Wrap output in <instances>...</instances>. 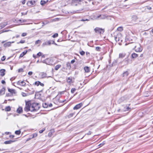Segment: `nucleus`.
<instances>
[{
	"label": "nucleus",
	"mask_w": 153,
	"mask_h": 153,
	"mask_svg": "<svg viewBox=\"0 0 153 153\" xmlns=\"http://www.w3.org/2000/svg\"><path fill=\"white\" fill-rule=\"evenodd\" d=\"M41 76L42 78H44L47 77L46 74L45 73H42Z\"/></svg>",
	"instance_id": "nucleus-28"
},
{
	"label": "nucleus",
	"mask_w": 153,
	"mask_h": 153,
	"mask_svg": "<svg viewBox=\"0 0 153 153\" xmlns=\"http://www.w3.org/2000/svg\"><path fill=\"white\" fill-rule=\"evenodd\" d=\"M138 18L136 16H132V20L135 21Z\"/></svg>",
	"instance_id": "nucleus-22"
},
{
	"label": "nucleus",
	"mask_w": 153,
	"mask_h": 153,
	"mask_svg": "<svg viewBox=\"0 0 153 153\" xmlns=\"http://www.w3.org/2000/svg\"><path fill=\"white\" fill-rule=\"evenodd\" d=\"M10 110H11V108H10V106H8L7 107H6L5 108V110L6 111H9Z\"/></svg>",
	"instance_id": "nucleus-27"
},
{
	"label": "nucleus",
	"mask_w": 153,
	"mask_h": 153,
	"mask_svg": "<svg viewBox=\"0 0 153 153\" xmlns=\"http://www.w3.org/2000/svg\"><path fill=\"white\" fill-rule=\"evenodd\" d=\"M33 137H32V138H34V137H36L37 136V134L36 133H34V134H33Z\"/></svg>",
	"instance_id": "nucleus-41"
},
{
	"label": "nucleus",
	"mask_w": 153,
	"mask_h": 153,
	"mask_svg": "<svg viewBox=\"0 0 153 153\" xmlns=\"http://www.w3.org/2000/svg\"><path fill=\"white\" fill-rule=\"evenodd\" d=\"M19 37V35H17L16 36V38H18Z\"/></svg>",
	"instance_id": "nucleus-64"
},
{
	"label": "nucleus",
	"mask_w": 153,
	"mask_h": 153,
	"mask_svg": "<svg viewBox=\"0 0 153 153\" xmlns=\"http://www.w3.org/2000/svg\"><path fill=\"white\" fill-rule=\"evenodd\" d=\"M48 105L46 103H45L43 104V106L44 108H47L48 106Z\"/></svg>",
	"instance_id": "nucleus-31"
},
{
	"label": "nucleus",
	"mask_w": 153,
	"mask_h": 153,
	"mask_svg": "<svg viewBox=\"0 0 153 153\" xmlns=\"http://www.w3.org/2000/svg\"><path fill=\"white\" fill-rule=\"evenodd\" d=\"M5 89L4 88H2L0 90V94H3L5 93Z\"/></svg>",
	"instance_id": "nucleus-20"
},
{
	"label": "nucleus",
	"mask_w": 153,
	"mask_h": 153,
	"mask_svg": "<svg viewBox=\"0 0 153 153\" xmlns=\"http://www.w3.org/2000/svg\"><path fill=\"white\" fill-rule=\"evenodd\" d=\"M40 82L39 81H38L36 82H35V83H34V84H35L36 85L38 86L39 85V84H40Z\"/></svg>",
	"instance_id": "nucleus-34"
},
{
	"label": "nucleus",
	"mask_w": 153,
	"mask_h": 153,
	"mask_svg": "<svg viewBox=\"0 0 153 153\" xmlns=\"http://www.w3.org/2000/svg\"><path fill=\"white\" fill-rule=\"evenodd\" d=\"M76 91V89L75 88H72L71 91V92L72 93H74Z\"/></svg>",
	"instance_id": "nucleus-33"
},
{
	"label": "nucleus",
	"mask_w": 153,
	"mask_h": 153,
	"mask_svg": "<svg viewBox=\"0 0 153 153\" xmlns=\"http://www.w3.org/2000/svg\"><path fill=\"white\" fill-rule=\"evenodd\" d=\"M17 83L18 85H20L23 86H25L26 85V83L23 81H18L17 82Z\"/></svg>",
	"instance_id": "nucleus-10"
},
{
	"label": "nucleus",
	"mask_w": 153,
	"mask_h": 153,
	"mask_svg": "<svg viewBox=\"0 0 153 153\" xmlns=\"http://www.w3.org/2000/svg\"><path fill=\"white\" fill-rule=\"evenodd\" d=\"M15 100V99H8V101H11L12 100Z\"/></svg>",
	"instance_id": "nucleus-61"
},
{
	"label": "nucleus",
	"mask_w": 153,
	"mask_h": 153,
	"mask_svg": "<svg viewBox=\"0 0 153 153\" xmlns=\"http://www.w3.org/2000/svg\"><path fill=\"white\" fill-rule=\"evenodd\" d=\"M82 0H73L72 1V4L73 5H75V3H77L79 1H80Z\"/></svg>",
	"instance_id": "nucleus-21"
},
{
	"label": "nucleus",
	"mask_w": 153,
	"mask_h": 153,
	"mask_svg": "<svg viewBox=\"0 0 153 153\" xmlns=\"http://www.w3.org/2000/svg\"><path fill=\"white\" fill-rule=\"evenodd\" d=\"M7 30H2V32H1L0 33H3V32H7Z\"/></svg>",
	"instance_id": "nucleus-59"
},
{
	"label": "nucleus",
	"mask_w": 153,
	"mask_h": 153,
	"mask_svg": "<svg viewBox=\"0 0 153 153\" xmlns=\"http://www.w3.org/2000/svg\"><path fill=\"white\" fill-rule=\"evenodd\" d=\"M61 65H56L55 67V69L56 70H57L60 67Z\"/></svg>",
	"instance_id": "nucleus-26"
},
{
	"label": "nucleus",
	"mask_w": 153,
	"mask_h": 153,
	"mask_svg": "<svg viewBox=\"0 0 153 153\" xmlns=\"http://www.w3.org/2000/svg\"><path fill=\"white\" fill-rule=\"evenodd\" d=\"M67 82L69 83H71V79L70 77H68L67 79Z\"/></svg>",
	"instance_id": "nucleus-30"
},
{
	"label": "nucleus",
	"mask_w": 153,
	"mask_h": 153,
	"mask_svg": "<svg viewBox=\"0 0 153 153\" xmlns=\"http://www.w3.org/2000/svg\"><path fill=\"white\" fill-rule=\"evenodd\" d=\"M21 132L20 130H17L15 131V134L17 135H19L20 134Z\"/></svg>",
	"instance_id": "nucleus-29"
},
{
	"label": "nucleus",
	"mask_w": 153,
	"mask_h": 153,
	"mask_svg": "<svg viewBox=\"0 0 153 153\" xmlns=\"http://www.w3.org/2000/svg\"><path fill=\"white\" fill-rule=\"evenodd\" d=\"M96 50L98 51H100V50L101 49V48L100 47H96L95 48Z\"/></svg>",
	"instance_id": "nucleus-36"
},
{
	"label": "nucleus",
	"mask_w": 153,
	"mask_h": 153,
	"mask_svg": "<svg viewBox=\"0 0 153 153\" xmlns=\"http://www.w3.org/2000/svg\"><path fill=\"white\" fill-rule=\"evenodd\" d=\"M84 70L85 72L86 73H88L90 71V69L89 67L87 66H85L84 67Z\"/></svg>",
	"instance_id": "nucleus-14"
},
{
	"label": "nucleus",
	"mask_w": 153,
	"mask_h": 153,
	"mask_svg": "<svg viewBox=\"0 0 153 153\" xmlns=\"http://www.w3.org/2000/svg\"><path fill=\"white\" fill-rule=\"evenodd\" d=\"M58 36V34L57 33H56L53 35L52 37L54 38L56 37H57Z\"/></svg>",
	"instance_id": "nucleus-37"
},
{
	"label": "nucleus",
	"mask_w": 153,
	"mask_h": 153,
	"mask_svg": "<svg viewBox=\"0 0 153 153\" xmlns=\"http://www.w3.org/2000/svg\"><path fill=\"white\" fill-rule=\"evenodd\" d=\"M122 35L120 33H118L117 34V35L115 37L114 39L115 40L116 42H118L120 40L121 41V42L122 41Z\"/></svg>",
	"instance_id": "nucleus-3"
},
{
	"label": "nucleus",
	"mask_w": 153,
	"mask_h": 153,
	"mask_svg": "<svg viewBox=\"0 0 153 153\" xmlns=\"http://www.w3.org/2000/svg\"><path fill=\"white\" fill-rule=\"evenodd\" d=\"M25 41L24 40H21L19 42H18L17 43L18 44H19V43H24L25 42Z\"/></svg>",
	"instance_id": "nucleus-35"
},
{
	"label": "nucleus",
	"mask_w": 153,
	"mask_h": 153,
	"mask_svg": "<svg viewBox=\"0 0 153 153\" xmlns=\"http://www.w3.org/2000/svg\"><path fill=\"white\" fill-rule=\"evenodd\" d=\"M40 107L39 104L38 103H30L29 102H27L26 103L25 107L24 110L26 111H37Z\"/></svg>",
	"instance_id": "nucleus-1"
},
{
	"label": "nucleus",
	"mask_w": 153,
	"mask_h": 153,
	"mask_svg": "<svg viewBox=\"0 0 153 153\" xmlns=\"http://www.w3.org/2000/svg\"><path fill=\"white\" fill-rule=\"evenodd\" d=\"M41 42V40H38L37 41H36L35 42V44L37 45L39 43H40Z\"/></svg>",
	"instance_id": "nucleus-39"
},
{
	"label": "nucleus",
	"mask_w": 153,
	"mask_h": 153,
	"mask_svg": "<svg viewBox=\"0 0 153 153\" xmlns=\"http://www.w3.org/2000/svg\"><path fill=\"white\" fill-rule=\"evenodd\" d=\"M126 62L127 64H128V62L129 61V59H125Z\"/></svg>",
	"instance_id": "nucleus-47"
},
{
	"label": "nucleus",
	"mask_w": 153,
	"mask_h": 153,
	"mask_svg": "<svg viewBox=\"0 0 153 153\" xmlns=\"http://www.w3.org/2000/svg\"><path fill=\"white\" fill-rule=\"evenodd\" d=\"M14 142H15L14 140L13 141V140H10L9 141H5L4 142V143L5 144H10Z\"/></svg>",
	"instance_id": "nucleus-15"
},
{
	"label": "nucleus",
	"mask_w": 153,
	"mask_h": 153,
	"mask_svg": "<svg viewBox=\"0 0 153 153\" xmlns=\"http://www.w3.org/2000/svg\"><path fill=\"white\" fill-rule=\"evenodd\" d=\"M135 48L136 51L137 52H140L142 50V48L140 47V45H139L138 46H135Z\"/></svg>",
	"instance_id": "nucleus-6"
},
{
	"label": "nucleus",
	"mask_w": 153,
	"mask_h": 153,
	"mask_svg": "<svg viewBox=\"0 0 153 153\" xmlns=\"http://www.w3.org/2000/svg\"><path fill=\"white\" fill-rule=\"evenodd\" d=\"M74 6H77V7L76 8V12L78 13L80 12L83 9L82 6L78 3L77 4H75Z\"/></svg>",
	"instance_id": "nucleus-2"
},
{
	"label": "nucleus",
	"mask_w": 153,
	"mask_h": 153,
	"mask_svg": "<svg viewBox=\"0 0 153 153\" xmlns=\"http://www.w3.org/2000/svg\"><path fill=\"white\" fill-rule=\"evenodd\" d=\"M128 72L127 71H125L123 74V76H126L128 75Z\"/></svg>",
	"instance_id": "nucleus-25"
},
{
	"label": "nucleus",
	"mask_w": 153,
	"mask_h": 153,
	"mask_svg": "<svg viewBox=\"0 0 153 153\" xmlns=\"http://www.w3.org/2000/svg\"><path fill=\"white\" fill-rule=\"evenodd\" d=\"M14 42H8L6 43H5L4 45V46L5 47H8L10 46L11 45V43H14Z\"/></svg>",
	"instance_id": "nucleus-8"
},
{
	"label": "nucleus",
	"mask_w": 153,
	"mask_h": 153,
	"mask_svg": "<svg viewBox=\"0 0 153 153\" xmlns=\"http://www.w3.org/2000/svg\"><path fill=\"white\" fill-rule=\"evenodd\" d=\"M26 0H23L21 1L22 3L23 4H24L25 3Z\"/></svg>",
	"instance_id": "nucleus-50"
},
{
	"label": "nucleus",
	"mask_w": 153,
	"mask_h": 153,
	"mask_svg": "<svg viewBox=\"0 0 153 153\" xmlns=\"http://www.w3.org/2000/svg\"><path fill=\"white\" fill-rule=\"evenodd\" d=\"M35 3V1H28L27 3V4L29 6H30L34 4Z\"/></svg>",
	"instance_id": "nucleus-11"
},
{
	"label": "nucleus",
	"mask_w": 153,
	"mask_h": 153,
	"mask_svg": "<svg viewBox=\"0 0 153 153\" xmlns=\"http://www.w3.org/2000/svg\"><path fill=\"white\" fill-rule=\"evenodd\" d=\"M5 70L4 69H1L0 70V75L1 76H3L5 75Z\"/></svg>",
	"instance_id": "nucleus-13"
},
{
	"label": "nucleus",
	"mask_w": 153,
	"mask_h": 153,
	"mask_svg": "<svg viewBox=\"0 0 153 153\" xmlns=\"http://www.w3.org/2000/svg\"><path fill=\"white\" fill-rule=\"evenodd\" d=\"M80 54L82 56L84 55L85 54V52L83 51H82L80 52Z\"/></svg>",
	"instance_id": "nucleus-40"
},
{
	"label": "nucleus",
	"mask_w": 153,
	"mask_h": 153,
	"mask_svg": "<svg viewBox=\"0 0 153 153\" xmlns=\"http://www.w3.org/2000/svg\"><path fill=\"white\" fill-rule=\"evenodd\" d=\"M130 109V108H129V107H128L126 108V109H125V111H128Z\"/></svg>",
	"instance_id": "nucleus-52"
},
{
	"label": "nucleus",
	"mask_w": 153,
	"mask_h": 153,
	"mask_svg": "<svg viewBox=\"0 0 153 153\" xmlns=\"http://www.w3.org/2000/svg\"><path fill=\"white\" fill-rule=\"evenodd\" d=\"M45 130V129L44 128V129H43L42 130H40L39 132L40 133H42Z\"/></svg>",
	"instance_id": "nucleus-45"
},
{
	"label": "nucleus",
	"mask_w": 153,
	"mask_h": 153,
	"mask_svg": "<svg viewBox=\"0 0 153 153\" xmlns=\"http://www.w3.org/2000/svg\"><path fill=\"white\" fill-rule=\"evenodd\" d=\"M42 55V53L41 52H39L37 54V55L39 56H40Z\"/></svg>",
	"instance_id": "nucleus-48"
},
{
	"label": "nucleus",
	"mask_w": 153,
	"mask_h": 153,
	"mask_svg": "<svg viewBox=\"0 0 153 153\" xmlns=\"http://www.w3.org/2000/svg\"><path fill=\"white\" fill-rule=\"evenodd\" d=\"M105 144V143H100V144L98 146H102L104 144Z\"/></svg>",
	"instance_id": "nucleus-53"
},
{
	"label": "nucleus",
	"mask_w": 153,
	"mask_h": 153,
	"mask_svg": "<svg viewBox=\"0 0 153 153\" xmlns=\"http://www.w3.org/2000/svg\"><path fill=\"white\" fill-rule=\"evenodd\" d=\"M12 95L10 94H6V96L7 97L11 96Z\"/></svg>",
	"instance_id": "nucleus-49"
},
{
	"label": "nucleus",
	"mask_w": 153,
	"mask_h": 153,
	"mask_svg": "<svg viewBox=\"0 0 153 153\" xmlns=\"http://www.w3.org/2000/svg\"><path fill=\"white\" fill-rule=\"evenodd\" d=\"M39 85H40L42 86H44V84L43 83H41V82L40 84H39Z\"/></svg>",
	"instance_id": "nucleus-60"
},
{
	"label": "nucleus",
	"mask_w": 153,
	"mask_h": 153,
	"mask_svg": "<svg viewBox=\"0 0 153 153\" xmlns=\"http://www.w3.org/2000/svg\"><path fill=\"white\" fill-rule=\"evenodd\" d=\"M22 94L23 97H26L27 96V94L23 92L22 93Z\"/></svg>",
	"instance_id": "nucleus-38"
},
{
	"label": "nucleus",
	"mask_w": 153,
	"mask_h": 153,
	"mask_svg": "<svg viewBox=\"0 0 153 153\" xmlns=\"http://www.w3.org/2000/svg\"><path fill=\"white\" fill-rule=\"evenodd\" d=\"M82 105V103H80L75 105L73 108V109L74 110H77L80 108Z\"/></svg>",
	"instance_id": "nucleus-5"
},
{
	"label": "nucleus",
	"mask_w": 153,
	"mask_h": 153,
	"mask_svg": "<svg viewBox=\"0 0 153 153\" xmlns=\"http://www.w3.org/2000/svg\"><path fill=\"white\" fill-rule=\"evenodd\" d=\"M117 30H118L121 31L122 30V28L121 27H119L117 28Z\"/></svg>",
	"instance_id": "nucleus-54"
},
{
	"label": "nucleus",
	"mask_w": 153,
	"mask_h": 153,
	"mask_svg": "<svg viewBox=\"0 0 153 153\" xmlns=\"http://www.w3.org/2000/svg\"><path fill=\"white\" fill-rule=\"evenodd\" d=\"M49 107H51L52 106V104L51 103H50L49 105Z\"/></svg>",
	"instance_id": "nucleus-62"
},
{
	"label": "nucleus",
	"mask_w": 153,
	"mask_h": 153,
	"mask_svg": "<svg viewBox=\"0 0 153 153\" xmlns=\"http://www.w3.org/2000/svg\"><path fill=\"white\" fill-rule=\"evenodd\" d=\"M27 51H26L23 52L22 53H21L19 56V58H20L22 57L24 55H25L27 53Z\"/></svg>",
	"instance_id": "nucleus-16"
},
{
	"label": "nucleus",
	"mask_w": 153,
	"mask_h": 153,
	"mask_svg": "<svg viewBox=\"0 0 153 153\" xmlns=\"http://www.w3.org/2000/svg\"><path fill=\"white\" fill-rule=\"evenodd\" d=\"M95 32L97 33H100V34H103L104 32V30L99 27H96L94 29Z\"/></svg>",
	"instance_id": "nucleus-4"
},
{
	"label": "nucleus",
	"mask_w": 153,
	"mask_h": 153,
	"mask_svg": "<svg viewBox=\"0 0 153 153\" xmlns=\"http://www.w3.org/2000/svg\"><path fill=\"white\" fill-rule=\"evenodd\" d=\"M7 24V22H3L0 24V29L5 27Z\"/></svg>",
	"instance_id": "nucleus-12"
},
{
	"label": "nucleus",
	"mask_w": 153,
	"mask_h": 153,
	"mask_svg": "<svg viewBox=\"0 0 153 153\" xmlns=\"http://www.w3.org/2000/svg\"><path fill=\"white\" fill-rule=\"evenodd\" d=\"M19 21L21 22V23H22V22H26V20H22L20 19V20H19Z\"/></svg>",
	"instance_id": "nucleus-46"
},
{
	"label": "nucleus",
	"mask_w": 153,
	"mask_h": 153,
	"mask_svg": "<svg viewBox=\"0 0 153 153\" xmlns=\"http://www.w3.org/2000/svg\"><path fill=\"white\" fill-rule=\"evenodd\" d=\"M6 59V57L5 56H3L1 58V60L2 61H4Z\"/></svg>",
	"instance_id": "nucleus-42"
},
{
	"label": "nucleus",
	"mask_w": 153,
	"mask_h": 153,
	"mask_svg": "<svg viewBox=\"0 0 153 153\" xmlns=\"http://www.w3.org/2000/svg\"><path fill=\"white\" fill-rule=\"evenodd\" d=\"M74 114V113H71L69 114V115H68L67 117L68 118H70L71 117H72L73 115Z\"/></svg>",
	"instance_id": "nucleus-32"
},
{
	"label": "nucleus",
	"mask_w": 153,
	"mask_h": 153,
	"mask_svg": "<svg viewBox=\"0 0 153 153\" xmlns=\"http://www.w3.org/2000/svg\"><path fill=\"white\" fill-rule=\"evenodd\" d=\"M131 56L132 58L134 59L137 58L138 56V55L135 53H133L132 54Z\"/></svg>",
	"instance_id": "nucleus-17"
},
{
	"label": "nucleus",
	"mask_w": 153,
	"mask_h": 153,
	"mask_svg": "<svg viewBox=\"0 0 153 153\" xmlns=\"http://www.w3.org/2000/svg\"><path fill=\"white\" fill-rule=\"evenodd\" d=\"M91 132L90 131L87 134L88 135H90L91 134Z\"/></svg>",
	"instance_id": "nucleus-63"
},
{
	"label": "nucleus",
	"mask_w": 153,
	"mask_h": 153,
	"mask_svg": "<svg viewBox=\"0 0 153 153\" xmlns=\"http://www.w3.org/2000/svg\"><path fill=\"white\" fill-rule=\"evenodd\" d=\"M66 66L67 68L68 69H70L71 68V64L69 62H68L67 63Z\"/></svg>",
	"instance_id": "nucleus-23"
},
{
	"label": "nucleus",
	"mask_w": 153,
	"mask_h": 153,
	"mask_svg": "<svg viewBox=\"0 0 153 153\" xmlns=\"http://www.w3.org/2000/svg\"><path fill=\"white\" fill-rule=\"evenodd\" d=\"M48 1H43V0H41L40 2V4L42 5H43L45 4Z\"/></svg>",
	"instance_id": "nucleus-24"
},
{
	"label": "nucleus",
	"mask_w": 153,
	"mask_h": 153,
	"mask_svg": "<svg viewBox=\"0 0 153 153\" xmlns=\"http://www.w3.org/2000/svg\"><path fill=\"white\" fill-rule=\"evenodd\" d=\"M14 137V136L13 135H10V138H13Z\"/></svg>",
	"instance_id": "nucleus-58"
},
{
	"label": "nucleus",
	"mask_w": 153,
	"mask_h": 153,
	"mask_svg": "<svg viewBox=\"0 0 153 153\" xmlns=\"http://www.w3.org/2000/svg\"><path fill=\"white\" fill-rule=\"evenodd\" d=\"M81 21H88V19H86V20H85L84 19H82L81 20Z\"/></svg>",
	"instance_id": "nucleus-57"
},
{
	"label": "nucleus",
	"mask_w": 153,
	"mask_h": 153,
	"mask_svg": "<svg viewBox=\"0 0 153 153\" xmlns=\"http://www.w3.org/2000/svg\"><path fill=\"white\" fill-rule=\"evenodd\" d=\"M28 75H31L32 74L33 72L31 71H30L28 73Z\"/></svg>",
	"instance_id": "nucleus-51"
},
{
	"label": "nucleus",
	"mask_w": 153,
	"mask_h": 153,
	"mask_svg": "<svg viewBox=\"0 0 153 153\" xmlns=\"http://www.w3.org/2000/svg\"><path fill=\"white\" fill-rule=\"evenodd\" d=\"M54 41H48L46 42L43 44V45H50L51 43L53 44L54 43Z\"/></svg>",
	"instance_id": "nucleus-9"
},
{
	"label": "nucleus",
	"mask_w": 153,
	"mask_h": 153,
	"mask_svg": "<svg viewBox=\"0 0 153 153\" xmlns=\"http://www.w3.org/2000/svg\"><path fill=\"white\" fill-rule=\"evenodd\" d=\"M23 71V69L22 68H21L18 70V72H20Z\"/></svg>",
	"instance_id": "nucleus-44"
},
{
	"label": "nucleus",
	"mask_w": 153,
	"mask_h": 153,
	"mask_svg": "<svg viewBox=\"0 0 153 153\" xmlns=\"http://www.w3.org/2000/svg\"><path fill=\"white\" fill-rule=\"evenodd\" d=\"M27 34V33H23L22 34V36H26Z\"/></svg>",
	"instance_id": "nucleus-43"
},
{
	"label": "nucleus",
	"mask_w": 153,
	"mask_h": 153,
	"mask_svg": "<svg viewBox=\"0 0 153 153\" xmlns=\"http://www.w3.org/2000/svg\"><path fill=\"white\" fill-rule=\"evenodd\" d=\"M22 111V108L21 107H19L17 110V112L18 113H20Z\"/></svg>",
	"instance_id": "nucleus-18"
},
{
	"label": "nucleus",
	"mask_w": 153,
	"mask_h": 153,
	"mask_svg": "<svg viewBox=\"0 0 153 153\" xmlns=\"http://www.w3.org/2000/svg\"><path fill=\"white\" fill-rule=\"evenodd\" d=\"M1 83L3 84H5V82L4 80H2L1 81Z\"/></svg>",
	"instance_id": "nucleus-55"
},
{
	"label": "nucleus",
	"mask_w": 153,
	"mask_h": 153,
	"mask_svg": "<svg viewBox=\"0 0 153 153\" xmlns=\"http://www.w3.org/2000/svg\"><path fill=\"white\" fill-rule=\"evenodd\" d=\"M8 91L11 94L13 95V94H15L16 93V91L15 89H11L9 88H8Z\"/></svg>",
	"instance_id": "nucleus-7"
},
{
	"label": "nucleus",
	"mask_w": 153,
	"mask_h": 153,
	"mask_svg": "<svg viewBox=\"0 0 153 153\" xmlns=\"http://www.w3.org/2000/svg\"><path fill=\"white\" fill-rule=\"evenodd\" d=\"M75 62V60L74 59H73L71 61V63H72V64H73V63H74Z\"/></svg>",
	"instance_id": "nucleus-56"
},
{
	"label": "nucleus",
	"mask_w": 153,
	"mask_h": 153,
	"mask_svg": "<svg viewBox=\"0 0 153 153\" xmlns=\"http://www.w3.org/2000/svg\"><path fill=\"white\" fill-rule=\"evenodd\" d=\"M126 56V54L125 53H120L119 54V58H123Z\"/></svg>",
	"instance_id": "nucleus-19"
}]
</instances>
